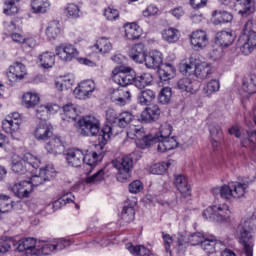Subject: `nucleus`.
<instances>
[{"mask_svg":"<svg viewBox=\"0 0 256 256\" xmlns=\"http://www.w3.org/2000/svg\"><path fill=\"white\" fill-rule=\"evenodd\" d=\"M190 43L194 49H205L209 45V37L204 30L193 31L190 35Z\"/></svg>","mask_w":256,"mask_h":256,"instance_id":"nucleus-18","label":"nucleus"},{"mask_svg":"<svg viewBox=\"0 0 256 256\" xmlns=\"http://www.w3.org/2000/svg\"><path fill=\"white\" fill-rule=\"evenodd\" d=\"M125 37L130 41H135L141 37V27L137 23H127L124 25Z\"/></svg>","mask_w":256,"mask_h":256,"instance_id":"nucleus-33","label":"nucleus"},{"mask_svg":"<svg viewBox=\"0 0 256 256\" xmlns=\"http://www.w3.org/2000/svg\"><path fill=\"white\" fill-rule=\"evenodd\" d=\"M205 240V236L201 232H197L194 234H191L188 237V242L190 245H202L203 241Z\"/></svg>","mask_w":256,"mask_h":256,"instance_id":"nucleus-61","label":"nucleus"},{"mask_svg":"<svg viewBox=\"0 0 256 256\" xmlns=\"http://www.w3.org/2000/svg\"><path fill=\"white\" fill-rule=\"evenodd\" d=\"M80 133L83 137H97L101 145H105L111 135H113V127L106 125L101 130V123L95 116H84L78 121Z\"/></svg>","mask_w":256,"mask_h":256,"instance_id":"nucleus-2","label":"nucleus"},{"mask_svg":"<svg viewBox=\"0 0 256 256\" xmlns=\"http://www.w3.org/2000/svg\"><path fill=\"white\" fill-rule=\"evenodd\" d=\"M214 25H220V23H231L233 21V14L227 11H214Z\"/></svg>","mask_w":256,"mask_h":256,"instance_id":"nucleus-42","label":"nucleus"},{"mask_svg":"<svg viewBox=\"0 0 256 256\" xmlns=\"http://www.w3.org/2000/svg\"><path fill=\"white\" fill-rule=\"evenodd\" d=\"M180 37L181 33L177 28H167L162 32V39L167 43H177Z\"/></svg>","mask_w":256,"mask_h":256,"instance_id":"nucleus-39","label":"nucleus"},{"mask_svg":"<svg viewBox=\"0 0 256 256\" xmlns=\"http://www.w3.org/2000/svg\"><path fill=\"white\" fill-rule=\"evenodd\" d=\"M96 49H98L99 53H110L113 49V44L111 43V40L108 38L102 37L99 38L94 45Z\"/></svg>","mask_w":256,"mask_h":256,"instance_id":"nucleus-45","label":"nucleus"},{"mask_svg":"<svg viewBox=\"0 0 256 256\" xmlns=\"http://www.w3.org/2000/svg\"><path fill=\"white\" fill-rule=\"evenodd\" d=\"M41 97L39 94L33 92H26L22 96V105L25 109H35L39 105Z\"/></svg>","mask_w":256,"mask_h":256,"instance_id":"nucleus-30","label":"nucleus"},{"mask_svg":"<svg viewBox=\"0 0 256 256\" xmlns=\"http://www.w3.org/2000/svg\"><path fill=\"white\" fill-rule=\"evenodd\" d=\"M63 121H75L77 119V107L74 104H66L63 106Z\"/></svg>","mask_w":256,"mask_h":256,"instance_id":"nucleus-41","label":"nucleus"},{"mask_svg":"<svg viewBox=\"0 0 256 256\" xmlns=\"http://www.w3.org/2000/svg\"><path fill=\"white\" fill-rule=\"evenodd\" d=\"M105 179V170L100 169L92 176H89L86 178V183H99V181H103Z\"/></svg>","mask_w":256,"mask_h":256,"instance_id":"nucleus-62","label":"nucleus"},{"mask_svg":"<svg viewBox=\"0 0 256 256\" xmlns=\"http://www.w3.org/2000/svg\"><path fill=\"white\" fill-rule=\"evenodd\" d=\"M129 191L131 193L137 194L143 191V183L139 180H135L129 184Z\"/></svg>","mask_w":256,"mask_h":256,"instance_id":"nucleus-64","label":"nucleus"},{"mask_svg":"<svg viewBox=\"0 0 256 256\" xmlns=\"http://www.w3.org/2000/svg\"><path fill=\"white\" fill-rule=\"evenodd\" d=\"M126 249H128L129 253L134 256H149L150 251L149 249L145 248V246H133V244L128 243L126 244Z\"/></svg>","mask_w":256,"mask_h":256,"instance_id":"nucleus-49","label":"nucleus"},{"mask_svg":"<svg viewBox=\"0 0 256 256\" xmlns=\"http://www.w3.org/2000/svg\"><path fill=\"white\" fill-rule=\"evenodd\" d=\"M256 136V130L247 132V138H242L241 145L242 147H254L255 140L253 139Z\"/></svg>","mask_w":256,"mask_h":256,"instance_id":"nucleus-60","label":"nucleus"},{"mask_svg":"<svg viewBox=\"0 0 256 256\" xmlns=\"http://www.w3.org/2000/svg\"><path fill=\"white\" fill-rule=\"evenodd\" d=\"M41 165V160L34 156L31 153L24 154L23 157L19 155H14L12 157V171L16 173V175H26L27 177H31V173H33V169H39Z\"/></svg>","mask_w":256,"mask_h":256,"instance_id":"nucleus-4","label":"nucleus"},{"mask_svg":"<svg viewBox=\"0 0 256 256\" xmlns=\"http://www.w3.org/2000/svg\"><path fill=\"white\" fill-rule=\"evenodd\" d=\"M131 121H133V114L131 112H122L118 116L117 126L124 129V127H127Z\"/></svg>","mask_w":256,"mask_h":256,"instance_id":"nucleus-56","label":"nucleus"},{"mask_svg":"<svg viewBox=\"0 0 256 256\" xmlns=\"http://www.w3.org/2000/svg\"><path fill=\"white\" fill-rule=\"evenodd\" d=\"M127 136L131 137V139H134L135 137V143L139 149H149L151 145H154L159 153H167V151H171L179 145L175 137L164 138L161 140L153 137L151 134H146L145 128L141 126L131 127L127 132Z\"/></svg>","mask_w":256,"mask_h":256,"instance_id":"nucleus-1","label":"nucleus"},{"mask_svg":"<svg viewBox=\"0 0 256 256\" xmlns=\"http://www.w3.org/2000/svg\"><path fill=\"white\" fill-rule=\"evenodd\" d=\"M113 167L117 170L116 179L117 181H127L131 177V169H133V159L129 156L117 158L112 161Z\"/></svg>","mask_w":256,"mask_h":256,"instance_id":"nucleus-10","label":"nucleus"},{"mask_svg":"<svg viewBox=\"0 0 256 256\" xmlns=\"http://www.w3.org/2000/svg\"><path fill=\"white\" fill-rule=\"evenodd\" d=\"M61 35V24L58 21L48 23L46 28V36L49 41H55Z\"/></svg>","mask_w":256,"mask_h":256,"instance_id":"nucleus-36","label":"nucleus"},{"mask_svg":"<svg viewBox=\"0 0 256 256\" xmlns=\"http://www.w3.org/2000/svg\"><path fill=\"white\" fill-rule=\"evenodd\" d=\"M155 99V92L151 89H146L144 91H141L138 95V103L140 105H149L151 101Z\"/></svg>","mask_w":256,"mask_h":256,"instance_id":"nucleus-47","label":"nucleus"},{"mask_svg":"<svg viewBox=\"0 0 256 256\" xmlns=\"http://www.w3.org/2000/svg\"><path fill=\"white\" fill-rule=\"evenodd\" d=\"M175 73V67H173V65L171 64H166L165 66H163V68H160L158 70L161 81H169L173 79V77H175Z\"/></svg>","mask_w":256,"mask_h":256,"instance_id":"nucleus-43","label":"nucleus"},{"mask_svg":"<svg viewBox=\"0 0 256 256\" xmlns=\"http://www.w3.org/2000/svg\"><path fill=\"white\" fill-rule=\"evenodd\" d=\"M201 249L205 251L206 253H215L217 249H220L221 247H225V242L221 240H213V239H205L202 241V244H200Z\"/></svg>","mask_w":256,"mask_h":256,"instance_id":"nucleus-32","label":"nucleus"},{"mask_svg":"<svg viewBox=\"0 0 256 256\" xmlns=\"http://www.w3.org/2000/svg\"><path fill=\"white\" fill-rule=\"evenodd\" d=\"M137 205V202L133 200H127L124 203V206L122 208L121 212V218L124 221V223H133L135 221V206Z\"/></svg>","mask_w":256,"mask_h":256,"instance_id":"nucleus-24","label":"nucleus"},{"mask_svg":"<svg viewBox=\"0 0 256 256\" xmlns=\"http://www.w3.org/2000/svg\"><path fill=\"white\" fill-rule=\"evenodd\" d=\"M12 193H14L15 197L18 199H25L33 193V188L31 186V182L29 181H21L19 183L14 184L11 187Z\"/></svg>","mask_w":256,"mask_h":256,"instance_id":"nucleus-19","label":"nucleus"},{"mask_svg":"<svg viewBox=\"0 0 256 256\" xmlns=\"http://www.w3.org/2000/svg\"><path fill=\"white\" fill-rule=\"evenodd\" d=\"M242 89L249 95H253L256 92V76L253 74L245 76L242 80Z\"/></svg>","mask_w":256,"mask_h":256,"instance_id":"nucleus-38","label":"nucleus"},{"mask_svg":"<svg viewBox=\"0 0 256 256\" xmlns=\"http://www.w3.org/2000/svg\"><path fill=\"white\" fill-rule=\"evenodd\" d=\"M174 185L183 197H191V186L187 176L183 174H176L174 176Z\"/></svg>","mask_w":256,"mask_h":256,"instance_id":"nucleus-21","label":"nucleus"},{"mask_svg":"<svg viewBox=\"0 0 256 256\" xmlns=\"http://www.w3.org/2000/svg\"><path fill=\"white\" fill-rule=\"evenodd\" d=\"M238 46L243 55H251L256 48V32L253 30V21L248 20L243 29L242 34L238 39Z\"/></svg>","mask_w":256,"mask_h":256,"instance_id":"nucleus-7","label":"nucleus"},{"mask_svg":"<svg viewBox=\"0 0 256 256\" xmlns=\"http://www.w3.org/2000/svg\"><path fill=\"white\" fill-rule=\"evenodd\" d=\"M153 83V75L150 73H143L142 75L135 76L134 74V80L133 85L137 87V89H145L148 85H151Z\"/></svg>","mask_w":256,"mask_h":256,"instance_id":"nucleus-35","label":"nucleus"},{"mask_svg":"<svg viewBox=\"0 0 256 256\" xmlns=\"http://www.w3.org/2000/svg\"><path fill=\"white\" fill-rule=\"evenodd\" d=\"M13 211V200L6 195H0V213H9Z\"/></svg>","mask_w":256,"mask_h":256,"instance_id":"nucleus-52","label":"nucleus"},{"mask_svg":"<svg viewBox=\"0 0 256 256\" xmlns=\"http://www.w3.org/2000/svg\"><path fill=\"white\" fill-rule=\"evenodd\" d=\"M169 167H171V161L156 163L150 168V171L152 175H163Z\"/></svg>","mask_w":256,"mask_h":256,"instance_id":"nucleus-54","label":"nucleus"},{"mask_svg":"<svg viewBox=\"0 0 256 256\" xmlns=\"http://www.w3.org/2000/svg\"><path fill=\"white\" fill-rule=\"evenodd\" d=\"M27 75V67L21 62H15L13 65L9 66L7 72V78L11 83H17V81H22Z\"/></svg>","mask_w":256,"mask_h":256,"instance_id":"nucleus-15","label":"nucleus"},{"mask_svg":"<svg viewBox=\"0 0 256 256\" xmlns=\"http://www.w3.org/2000/svg\"><path fill=\"white\" fill-rule=\"evenodd\" d=\"M45 149L52 155H60V153L65 151V146L63 145L61 138L54 137L46 144Z\"/></svg>","mask_w":256,"mask_h":256,"instance_id":"nucleus-31","label":"nucleus"},{"mask_svg":"<svg viewBox=\"0 0 256 256\" xmlns=\"http://www.w3.org/2000/svg\"><path fill=\"white\" fill-rule=\"evenodd\" d=\"M41 67L51 69L55 65V54L53 52H44L38 57Z\"/></svg>","mask_w":256,"mask_h":256,"instance_id":"nucleus-40","label":"nucleus"},{"mask_svg":"<svg viewBox=\"0 0 256 256\" xmlns=\"http://www.w3.org/2000/svg\"><path fill=\"white\" fill-rule=\"evenodd\" d=\"M173 96V92L170 87H164L158 96V101L162 105H167L171 101V97Z\"/></svg>","mask_w":256,"mask_h":256,"instance_id":"nucleus-55","label":"nucleus"},{"mask_svg":"<svg viewBox=\"0 0 256 256\" xmlns=\"http://www.w3.org/2000/svg\"><path fill=\"white\" fill-rule=\"evenodd\" d=\"M111 101L117 105H126L131 101V91L127 88H118L112 92Z\"/></svg>","mask_w":256,"mask_h":256,"instance_id":"nucleus-22","label":"nucleus"},{"mask_svg":"<svg viewBox=\"0 0 256 256\" xmlns=\"http://www.w3.org/2000/svg\"><path fill=\"white\" fill-rule=\"evenodd\" d=\"M229 215H231V211H229V206L227 204L209 206L202 213L204 219L218 222L225 221V219H228Z\"/></svg>","mask_w":256,"mask_h":256,"instance_id":"nucleus-11","label":"nucleus"},{"mask_svg":"<svg viewBox=\"0 0 256 256\" xmlns=\"http://www.w3.org/2000/svg\"><path fill=\"white\" fill-rule=\"evenodd\" d=\"M94 91L95 82L93 80H84L78 84L73 93L76 99L85 101V99H89L93 95Z\"/></svg>","mask_w":256,"mask_h":256,"instance_id":"nucleus-13","label":"nucleus"},{"mask_svg":"<svg viewBox=\"0 0 256 256\" xmlns=\"http://www.w3.org/2000/svg\"><path fill=\"white\" fill-rule=\"evenodd\" d=\"M70 245L71 242L65 239H59L54 242H38L35 256L51 255V253H56V251H63V249Z\"/></svg>","mask_w":256,"mask_h":256,"instance_id":"nucleus-9","label":"nucleus"},{"mask_svg":"<svg viewBox=\"0 0 256 256\" xmlns=\"http://www.w3.org/2000/svg\"><path fill=\"white\" fill-rule=\"evenodd\" d=\"M220 89L221 82H219L217 79H212L206 84L203 91L206 97H212V95H215V93L219 92Z\"/></svg>","mask_w":256,"mask_h":256,"instance_id":"nucleus-44","label":"nucleus"},{"mask_svg":"<svg viewBox=\"0 0 256 256\" xmlns=\"http://www.w3.org/2000/svg\"><path fill=\"white\" fill-rule=\"evenodd\" d=\"M21 124L19 123V113L12 114V117L2 121V129L5 133L11 135L12 139H17V131H19Z\"/></svg>","mask_w":256,"mask_h":256,"instance_id":"nucleus-16","label":"nucleus"},{"mask_svg":"<svg viewBox=\"0 0 256 256\" xmlns=\"http://www.w3.org/2000/svg\"><path fill=\"white\" fill-rule=\"evenodd\" d=\"M104 17L107 21H117V19H119V10L108 7L104 9Z\"/></svg>","mask_w":256,"mask_h":256,"instance_id":"nucleus-58","label":"nucleus"},{"mask_svg":"<svg viewBox=\"0 0 256 256\" xmlns=\"http://www.w3.org/2000/svg\"><path fill=\"white\" fill-rule=\"evenodd\" d=\"M103 154L97 153V152H89L86 155L84 154V163L87 165L88 169L90 171L93 170V167L99 163V161H102Z\"/></svg>","mask_w":256,"mask_h":256,"instance_id":"nucleus-37","label":"nucleus"},{"mask_svg":"<svg viewBox=\"0 0 256 256\" xmlns=\"http://www.w3.org/2000/svg\"><path fill=\"white\" fill-rule=\"evenodd\" d=\"M65 159L70 167H81L85 162L83 151L80 149H69Z\"/></svg>","mask_w":256,"mask_h":256,"instance_id":"nucleus-20","label":"nucleus"},{"mask_svg":"<svg viewBox=\"0 0 256 256\" xmlns=\"http://www.w3.org/2000/svg\"><path fill=\"white\" fill-rule=\"evenodd\" d=\"M4 15H17L19 13V0H5Z\"/></svg>","mask_w":256,"mask_h":256,"instance_id":"nucleus-48","label":"nucleus"},{"mask_svg":"<svg viewBox=\"0 0 256 256\" xmlns=\"http://www.w3.org/2000/svg\"><path fill=\"white\" fill-rule=\"evenodd\" d=\"M10 38L14 43H18V45H23V43H26L30 47H33V45H35V40L27 39L21 33L13 32L10 34Z\"/></svg>","mask_w":256,"mask_h":256,"instance_id":"nucleus-53","label":"nucleus"},{"mask_svg":"<svg viewBox=\"0 0 256 256\" xmlns=\"http://www.w3.org/2000/svg\"><path fill=\"white\" fill-rule=\"evenodd\" d=\"M144 62L148 69H159L163 63V54L157 50L151 51L144 58Z\"/></svg>","mask_w":256,"mask_h":256,"instance_id":"nucleus-23","label":"nucleus"},{"mask_svg":"<svg viewBox=\"0 0 256 256\" xmlns=\"http://www.w3.org/2000/svg\"><path fill=\"white\" fill-rule=\"evenodd\" d=\"M254 7L255 3L252 0H236L235 2V9L240 15H249Z\"/></svg>","mask_w":256,"mask_h":256,"instance_id":"nucleus-34","label":"nucleus"},{"mask_svg":"<svg viewBox=\"0 0 256 256\" xmlns=\"http://www.w3.org/2000/svg\"><path fill=\"white\" fill-rule=\"evenodd\" d=\"M75 84V75L69 73L64 76H60L55 82L57 91H68Z\"/></svg>","mask_w":256,"mask_h":256,"instance_id":"nucleus-27","label":"nucleus"},{"mask_svg":"<svg viewBox=\"0 0 256 256\" xmlns=\"http://www.w3.org/2000/svg\"><path fill=\"white\" fill-rule=\"evenodd\" d=\"M31 7L35 13H47L50 7L49 0H32Z\"/></svg>","mask_w":256,"mask_h":256,"instance_id":"nucleus-50","label":"nucleus"},{"mask_svg":"<svg viewBox=\"0 0 256 256\" xmlns=\"http://www.w3.org/2000/svg\"><path fill=\"white\" fill-rule=\"evenodd\" d=\"M40 175L44 177V181H49L55 177V168L51 164L44 168H40Z\"/></svg>","mask_w":256,"mask_h":256,"instance_id":"nucleus-57","label":"nucleus"},{"mask_svg":"<svg viewBox=\"0 0 256 256\" xmlns=\"http://www.w3.org/2000/svg\"><path fill=\"white\" fill-rule=\"evenodd\" d=\"M256 220L249 218L243 220L238 226V241L244 249L245 256H253V247L255 245Z\"/></svg>","mask_w":256,"mask_h":256,"instance_id":"nucleus-3","label":"nucleus"},{"mask_svg":"<svg viewBox=\"0 0 256 256\" xmlns=\"http://www.w3.org/2000/svg\"><path fill=\"white\" fill-rule=\"evenodd\" d=\"M172 132H173V126L168 123H164L160 126L159 133L152 137H155V139H160V140L169 139L171 137Z\"/></svg>","mask_w":256,"mask_h":256,"instance_id":"nucleus-51","label":"nucleus"},{"mask_svg":"<svg viewBox=\"0 0 256 256\" xmlns=\"http://www.w3.org/2000/svg\"><path fill=\"white\" fill-rule=\"evenodd\" d=\"M37 239L35 238H22L17 243L14 244L16 251L22 253L26 251V256H35V252L37 251Z\"/></svg>","mask_w":256,"mask_h":256,"instance_id":"nucleus-14","label":"nucleus"},{"mask_svg":"<svg viewBox=\"0 0 256 256\" xmlns=\"http://www.w3.org/2000/svg\"><path fill=\"white\" fill-rule=\"evenodd\" d=\"M249 189L248 183L231 182L228 185L216 186L211 189V193L217 197L220 195L222 199L231 201V199H243Z\"/></svg>","mask_w":256,"mask_h":256,"instance_id":"nucleus-5","label":"nucleus"},{"mask_svg":"<svg viewBox=\"0 0 256 256\" xmlns=\"http://www.w3.org/2000/svg\"><path fill=\"white\" fill-rule=\"evenodd\" d=\"M147 51L145 50V45L143 43L135 44L129 53L130 59L135 63H144L145 57H147Z\"/></svg>","mask_w":256,"mask_h":256,"instance_id":"nucleus-25","label":"nucleus"},{"mask_svg":"<svg viewBox=\"0 0 256 256\" xmlns=\"http://www.w3.org/2000/svg\"><path fill=\"white\" fill-rule=\"evenodd\" d=\"M11 245L15 246V242L13 241V239H0V254L9 253V251L11 250Z\"/></svg>","mask_w":256,"mask_h":256,"instance_id":"nucleus-63","label":"nucleus"},{"mask_svg":"<svg viewBox=\"0 0 256 256\" xmlns=\"http://www.w3.org/2000/svg\"><path fill=\"white\" fill-rule=\"evenodd\" d=\"M112 79L120 87L133 85V81H135V70L127 66H118L112 71Z\"/></svg>","mask_w":256,"mask_h":256,"instance_id":"nucleus-8","label":"nucleus"},{"mask_svg":"<svg viewBox=\"0 0 256 256\" xmlns=\"http://www.w3.org/2000/svg\"><path fill=\"white\" fill-rule=\"evenodd\" d=\"M177 87L182 92L195 93V91L199 90V82L189 78H182L178 81Z\"/></svg>","mask_w":256,"mask_h":256,"instance_id":"nucleus-29","label":"nucleus"},{"mask_svg":"<svg viewBox=\"0 0 256 256\" xmlns=\"http://www.w3.org/2000/svg\"><path fill=\"white\" fill-rule=\"evenodd\" d=\"M159 115H161V109H159L157 104H152L142 112L141 121H144V123L157 121V119H159Z\"/></svg>","mask_w":256,"mask_h":256,"instance_id":"nucleus-26","label":"nucleus"},{"mask_svg":"<svg viewBox=\"0 0 256 256\" xmlns=\"http://www.w3.org/2000/svg\"><path fill=\"white\" fill-rule=\"evenodd\" d=\"M64 13L71 19H79L81 17V6L69 3L65 6Z\"/></svg>","mask_w":256,"mask_h":256,"instance_id":"nucleus-46","label":"nucleus"},{"mask_svg":"<svg viewBox=\"0 0 256 256\" xmlns=\"http://www.w3.org/2000/svg\"><path fill=\"white\" fill-rule=\"evenodd\" d=\"M179 71L182 75H192L195 73L197 79H209L211 75H213V65L209 62H201L199 64H195L193 58L189 61H182L179 64Z\"/></svg>","mask_w":256,"mask_h":256,"instance_id":"nucleus-6","label":"nucleus"},{"mask_svg":"<svg viewBox=\"0 0 256 256\" xmlns=\"http://www.w3.org/2000/svg\"><path fill=\"white\" fill-rule=\"evenodd\" d=\"M235 41V34L230 31H220L216 34V45L220 47H229Z\"/></svg>","mask_w":256,"mask_h":256,"instance_id":"nucleus-28","label":"nucleus"},{"mask_svg":"<svg viewBox=\"0 0 256 256\" xmlns=\"http://www.w3.org/2000/svg\"><path fill=\"white\" fill-rule=\"evenodd\" d=\"M36 117L37 119H40V121H47V119H49V112L45 104L36 108Z\"/></svg>","mask_w":256,"mask_h":256,"instance_id":"nucleus-59","label":"nucleus"},{"mask_svg":"<svg viewBox=\"0 0 256 256\" xmlns=\"http://www.w3.org/2000/svg\"><path fill=\"white\" fill-rule=\"evenodd\" d=\"M56 57L64 63H71L79 57V50L71 43H61L55 47Z\"/></svg>","mask_w":256,"mask_h":256,"instance_id":"nucleus-12","label":"nucleus"},{"mask_svg":"<svg viewBox=\"0 0 256 256\" xmlns=\"http://www.w3.org/2000/svg\"><path fill=\"white\" fill-rule=\"evenodd\" d=\"M34 137L37 141H49L53 137V125L40 122L34 129Z\"/></svg>","mask_w":256,"mask_h":256,"instance_id":"nucleus-17","label":"nucleus"}]
</instances>
